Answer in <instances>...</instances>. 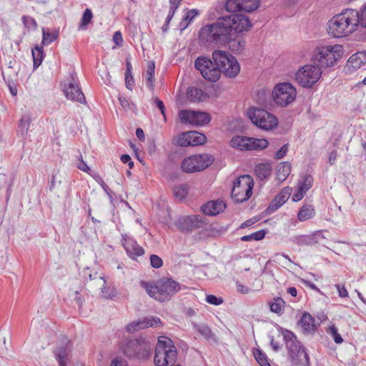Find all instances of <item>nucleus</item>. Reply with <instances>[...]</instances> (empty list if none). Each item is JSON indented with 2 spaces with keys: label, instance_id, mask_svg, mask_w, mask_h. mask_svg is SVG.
Instances as JSON below:
<instances>
[{
  "label": "nucleus",
  "instance_id": "f257e3e1",
  "mask_svg": "<svg viewBox=\"0 0 366 366\" xmlns=\"http://www.w3.org/2000/svg\"><path fill=\"white\" fill-rule=\"evenodd\" d=\"M259 4V0H227L225 9L232 14L220 16L214 22L202 27L199 32V41L204 44L224 45L229 43L236 33H242L252 27L248 16L235 13L252 12Z\"/></svg>",
  "mask_w": 366,
  "mask_h": 366
},
{
  "label": "nucleus",
  "instance_id": "f03ea898",
  "mask_svg": "<svg viewBox=\"0 0 366 366\" xmlns=\"http://www.w3.org/2000/svg\"><path fill=\"white\" fill-rule=\"evenodd\" d=\"M358 11L347 9L335 15L327 23V31L335 38L347 36L359 27Z\"/></svg>",
  "mask_w": 366,
  "mask_h": 366
},
{
  "label": "nucleus",
  "instance_id": "7ed1b4c3",
  "mask_svg": "<svg viewBox=\"0 0 366 366\" xmlns=\"http://www.w3.org/2000/svg\"><path fill=\"white\" fill-rule=\"evenodd\" d=\"M139 284L151 297L159 302L169 300L182 289V285L179 282L169 278L162 279L155 283L142 280Z\"/></svg>",
  "mask_w": 366,
  "mask_h": 366
},
{
  "label": "nucleus",
  "instance_id": "20e7f679",
  "mask_svg": "<svg viewBox=\"0 0 366 366\" xmlns=\"http://www.w3.org/2000/svg\"><path fill=\"white\" fill-rule=\"evenodd\" d=\"M154 344L148 339L138 337L129 340L122 343L121 349L125 356L138 360H146L150 358Z\"/></svg>",
  "mask_w": 366,
  "mask_h": 366
},
{
  "label": "nucleus",
  "instance_id": "39448f33",
  "mask_svg": "<svg viewBox=\"0 0 366 366\" xmlns=\"http://www.w3.org/2000/svg\"><path fill=\"white\" fill-rule=\"evenodd\" d=\"M282 334L292 365L293 366L308 365L309 356L305 349L297 341L295 334L288 330H285Z\"/></svg>",
  "mask_w": 366,
  "mask_h": 366
},
{
  "label": "nucleus",
  "instance_id": "423d86ee",
  "mask_svg": "<svg viewBox=\"0 0 366 366\" xmlns=\"http://www.w3.org/2000/svg\"><path fill=\"white\" fill-rule=\"evenodd\" d=\"M177 352L171 339L161 337L155 348L154 362L155 366L174 365Z\"/></svg>",
  "mask_w": 366,
  "mask_h": 366
},
{
  "label": "nucleus",
  "instance_id": "0eeeda50",
  "mask_svg": "<svg viewBox=\"0 0 366 366\" xmlns=\"http://www.w3.org/2000/svg\"><path fill=\"white\" fill-rule=\"evenodd\" d=\"M342 50V46L338 44L319 46L315 50L312 61L320 68L332 66L341 58Z\"/></svg>",
  "mask_w": 366,
  "mask_h": 366
},
{
  "label": "nucleus",
  "instance_id": "6e6552de",
  "mask_svg": "<svg viewBox=\"0 0 366 366\" xmlns=\"http://www.w3.org/2000/svg\"><path fill=\"white\" fill-rule=\"evenodd\" d=\"M212 59L216 68L219 71V76L222 73L227 77L234 78L239 73V64L236 58L229 53L215 50L212 52Z\"/></svg>",
  "mask_w": 366,
  "mask_h": 366
},
{
  "label": "nucleus",
  "instance_id": "1a4fd4ad",
  "mask_svg": "<svg viewBox=\"0 0 366 366\" xmlns=\"http://www.w3.org/2000/svg\"><path fill=\"white\" fill-rule=\"evenodd\" d=\"M253 179L249 175H242L234 182L232 190V197L237 203L247 201L252 194Z\"/></svg>",
  "mask_w": 366,
  "mask_h": 366
},
{
  "label": "nucleus",
  "instance_id": "9d476101",
  "mask_svg": "<svg viewBox=\"0 0 366 366\" xmlns=\"http://www.w3.org/2000/svg\"><path fill=\"white\" fill-rule=\"evenodd\" d=\"M214 161L213 156L207 154H195L185 158L181 167L186 173H194L205 169Z\"/></svg>",
  "mask_w": 366,
  "mask_h": 366
},
{
  "label": "nucleus",
  "instance_id": "9b49d317",
  "mask_svg": "<svg viewBox=\"0 0 366 366\" xmlns=\"http://www.w3.org/2000/svg\"><path fill=\"white\" fill-rule=\"evenodd\" d=\"M248 116L254 125L264 130L272 129L278 123L274 115L262 109L252 108L249 110Z\"/></svg>",
  "mask_w": 366,
  "mask_h": 366
},
{
  "label": "nucleus",
  "instance_id": "f8f14e48",
  "mask_svg": "<svg viewBox=\"0 0 366 366\" xmlns=\"http://www.w3.org/2000/svg\"><path fill=\"white\" fill-rule=\"evenodd\" d=\"M272 95L277 105L287 107L295 101L297 91L290 83L283 82L274 87Z\"/></svg>",
  "mask_w": 366,
  "mask_h": 366
},
{
  "label": "nucleus",
  "instance_id": "ddd939ff",
  "mask_svg": "<svg viewBox=\"0 0 366 366\" xmlns=\"http://www.w3.org/2000/svg\"><path fill=\"white\" fill-rule=\"evenodd\" d=\"M321 68L315 64H307L302 66L296 73V80L305 88H311L322 76Z\"/></svg>",
  "mask_w": 366,
  "mask_h": 366
},
{
  "label": "nucleus",
  "instance_id": "4468645a",
  "mask_svg": "<svg viewBox=\"0 0 366 366\" xmlns=\"http://www.w3.org/2000/svg\"><path fill=\"white\" fill-rule=\"evenodd\" d=\"M63 92L68 99L86 104V98L79 87V81L75 73L71 74L63 83Z\"/></svg>",
  "mask_w": 366,
  "mask_h": 366
},
{
  "label": "nucleus",
  "instance_id": "2eb2a0df",
  "mask_svg": "<svg viewBox=\"0 0 366 366\" xmlns=\"http://www.w3.org/2000/svg\"><path fill=\"white\" fill-rule=\"evenodd\" d=\"M195 67L207 80L215 82L219 79V71L214 62L207 57H198L195 60Z\"/></svg>",
  "mask_w": 366,
  "mask_h": 366
},
{
  "label": "nucleus",
  "instance_id": "dca6fc26",
  "mask_svg": "<svg viewBox=\"0 0 366 366\" xmlns=\"http://www.w3.org/2000/svg\"><path fill=\"white\" fill-rule=\"evenodd\" d=\"M206 218L202 215H190L179 217L174 223L182 232H191L194 229L204 227L207 224Z\"/></svg>",
  "mask_w": 366,
  "mask_h": 366
},
{
  "label": "nucleus",
  "instance_id": "f3484780",
  "mask_svg": "<svg viewBox=\"0 0 366 366\" xmlns=\"http://www.w3.org/2000/svg\"><path fill=\"white\" fill-rule=\"evenodd\" d=\"M179 117L183 123H189L197 126H202L208 124L211 119L209 114L203 112H194L189 110H182Z\"/></svg>",
  "mask_w": 366,
  "mask_h": 366
},
{
  "label": "nucleus",
  "instance_id": "a211bd4d",
  "mask_svg": "<svg viewBox=\"0 0 366 366\" xmlns=\"http://www.w3.org/2000/svg\"><path fill=\"white\" fill-rule=\"evenodd\" d=\"M159 325H162L160 318L157 317H145L127 325L126 326V331L129 333H133L148 327H157Z\"/></svg>",
  "mask_w": 366,
  "mask_h": 366
},
{
  "label": "nucleus",
  "instance_id": "6ab92c4d",
  "mask_svg": "<svg viewBox=\"0 0 366 366\" xmlns=\"http://www.w3.org/2000/svg\"><path fill=\"white\" fill-rule=\"evenodd\" d=\"M71 350L70 341L67 338L64 339L61 345L56 347L54 355L59 366H66Z\"/></svg>",
  "mask_w": 366,
  "mask_h": 366
},
{
  "label": "nucleus",
  "instance_id": "aec40b11",
  "mask_svg": "<svg viewBox=\"0 0 366 366\" xmlns=\"http://www.w3.org/2000/svg\"><path fill=\"white\" fill-rule=\"evenodd\" d=\"M123 239L122 245L131 258L135 259L144 253V249L138 244L135 239L127 235H123Z\"/></svg>",
  "mask_w": 366,
  "mask_h": 366
},
{
  "label": "nucleus",
  "instance_id": "412c9836",
  "mask_svg": "<svg viewBox=\"0 0 366 366\" xmlns=\"http://www.w3.org/2000/svg\"><path fill=\"white\" fill-rule=\"evenodd\" d=\"M366 63V51H359L352 54L347 61L345 69L352 72Z\"/></svg>",
  "mask_w": 366,
  "mask_h": 366
},
{
  "label": "nucleus",
  "instance_id": "4be33fe9",
  "mask_svg": "<svg viewBox=\"0 0 366 366\" xmlns=\"http://www.w3.org/2000/svg\"><path fill=\"white\" fill-rule=\"evenodd\" d=\"M226 204L222 200L211 201L202 207V211L206 215L215 216L223 212Z\"/></svg>",
  "mask_w": 366,
  "mask_h": 366
},
{
  "label": "nucleus",
  "instance_id": "5701e85b",
  "mask_svg": "<svg viewBox=\"0 0 366 366\" xmlns=\"http://www.w3.org/2000/svg\"><path fill=\"white\" fill-rule=\"evenodd\" d=\"M250 137H243V136H235L232 137L230 141V145L235 149L242 150V151H249L251 150V147H249Z\"/></svg>",
  "mask_w": 366,
  "mask_h": 366
},
{
  "label": "nucleus",
  "instance_id": "b1692460",
  "mask_svg": "<svg viewBox=\"0 0 366 366\" xmlns=\"http://www.w3.org/2000/svg\"><path fill=\"white\" fill-rule=\"evenodd\" d=\"M271 172L272 164L269 162L259 164L254 168L255 175L261 181L268 179L271 175Z\"/></svg>",
  "mask_w": 366,
  "mask_h": 366
},
{
  "label": "nucleus",
  "instance_id": "393cba45",
  "mask_svg": "<svg viewBox=\"0 0 366 366\" xmlns=\"http://www.w3.org/2000/svg\"><path fill=\"white\" fill-rule=\"evenodd\" d=\"M192 327L205 339L212 340L215 342L217 341L214 333L207 325H199L196 322H192Z\"/></svg>",
  "mask_w": 366,
  "mask_h": 366
},
{
  "label": "nucleus",
  "instance_id": "a878e982",
  "mask_svg": "<svg viewBox=\"0 0 366 366\" xmlns=\"http://www.w3.org/2000/svg\"><path fill=\"white\" fill-rule=\"evenodd\" d=\"M291 172V164L287 162H281L278 167L276 173V179L280 182H284L290 175Z\"/></svg>",
  "mask_w": 366,
  "mask_h": 366
},
{
  "label": "nucleus",
  "instance_id": "bb28decb",
  "mask_svg": "<svg viewBox=\"0 0 366 366\" xmlns=\"http://www.w3.org/2000/svg\"><path fill=\"white\" fill-rule=\"evenodd\" d=\"M313 184V177L307 173L301 174L298 182V188L302 192H307L312 187Z\"/></svg>",
  "mask_w": 366,
  "mask_h": 366
},
{
  "label": "nucleus",
  "instance_id": "cd10ccee",
  "mask_svg": "<svg viewBox=\"0 0 366 366\" xmlns=\"http://www.w3.org/2000/svg\"><path fill=\"white\" fill-rule=\"evenodd\" d=\"M300 324L302 329L306 332H311L315 330V320L307 312H305L302 315L300 320Z\"/></svg>",
  "mask_w": 366,
  "mask_h": 366
},
{
  "label": "nucleus",
  "instance_id": "c85d7f7f",
  "mask_svg": "<svg viewBox=\"0 0 366 366\" xmlns=\"http://www.w3.org/2000/svg\"><path fill=\"white\" fill-rule=\"evenodd\" d=\"M270 310L279 315L284 312L285 302L281 297H275L269 303Z\"/></svg>",
  "mask_w": 366,
  "mask_h": 366
},
{
  "label": "nucleus",
  "instance_id": "c756f323",
  "mask_svg": "<svg viewBox=\"0 0 366 366\" xmlns=\"http://www.w3.org/2000/svg\"><path fill=\"white\" fill-rule=\"evenodd\" d=\"M315 209L311 205L302 206L298 213V219L303 222L312 218L315 216Z\"/></svg>",
  "mask_w": 366,
  "mask_h": 366
},
{
  "label": "nucleus",
  "instance_id": "7c9ffc66",
  "mask_svg": "<svg viewBox=\"0 0 366 366\" xmlns=\"http://www.w3.org/2000/svg\"><path fill=\"white\" fill-rule=\"evenodd\" d=\"M154 70H155V64H154V61H149L147 63V67L146 85L151 90H153V89H154Z\"/></svg>",
  "mask_w": 366,
  "mask_h": 366
},
{
  "label": "nucleus",
  "instance_id": "2f4dec72",
  "mask_svg": "<svg viewBox=\"0 0 366 366\" xmlns=\"http://www.w3.org/2000/svg\"><path fill=\"white\" fill-rule=\"evenodd\" d=\"M31 124V116L29 114L22 115L19 120L18 132L21 136L27 134Z\"/></svg>",
  "mask_w": 366,
  "mask_h": 366
},
{
  "label": "nucleus",
  "instance_id": "473e14b6",
  "mask_svg": "<svg viewBox=\"0 0 366 366\" xmlns=\"http://www.w3.org/2000/svg\"><path fill=\"white\" fill-rule=\"evenodd\" d=\"M189 139L191 146H197L203 144L206 142V137L202 133H199L195 131L188 132V135H187Z\"/></svg>",
  "mask_w": 366,
  "mask_h": 366
},
{
  "label": "nucleus",
  "instance_id": "72a5a7b5",
  "mask_svg": "<svg viewBox=\"0 0 366 366\" xmlns=\"http://www.w3.org/2000/svg\"><path fill=\"white\" fill-rule=\"evenodd\" d=\"M251 143H249V147L251 150H262L268 147V141L265 139H257L250 137Z\"/></svg>",
  "mask_w": 366,
  "mask_h": 366
},
{
  "label": "nucleus",
  "instance_id": "f704fd0d",
  "mask_svg": "<svg viewBox=\"0 0 366 366\" xmlns=\"http://www.w3.org/2000/svg\"><path fill=\"white\" fill-rule=\"evenodd\" d=\"M189 192V186L187 184H182L176 186L173 189V193L176 199L182 200L185 199Z\"/></svg>",
  "mask_w": 366,
  "mask_h": 366
},
{
  "label": "nucleus",
  "instance_id": "c9c22d12",
  "mask_svg": "<svg viewBox=\"0 0 366 366\" xmlns=\"http://www.w3.org/2000/svg\"><path fill=\"white\" fill-rule=\"evenodd\" d=\"M32 56L34 61V69H36L42 62L44 57L43 48L39 46L32 49Z\"/></svg>",
  "mask_w": 366,
  "mask_h": 366
},
{
  "label": "nucleus",
  "instance_id": "e433bc0d",
  "mask_svg": "<svg viewBox=\"0 0 366 366\" xmlns=\"http://www.w3.org/2000/svg\"><path fill=\"white\" fill-rule=\"evenodd\" d=\"M203 98V91L201 89L192 87L187 92V99L191 102H200Z\"/></svg>",
  "mask_w": 366,
  "mask_h": 366
},
{
  "label": "nucleus",
  "instance_id": "4c0bfd02",
  "mask_svg": "<svg viewBox=\"0 0 366 366\" xmlns=\"http://www.w3.org/2000/svg\"><path fill=\"white\" fill-rule=\"evenodd\" d=\"M42 33L43 39L41 43L43 44H49L52 43L59 36V32L57 31L49 32V29H46L44 28L42 29Z\"/></svg>",
  "mask_w": 366,
  "mask_h": 366
},
{
  "label": "nucleus",
  "instance_id": "58836bf2",
  "mask_svg": "<svg viewBox=\"0 0 366 366\" xmlns=\"http://www.w3.org/2000/svg\"><path fill=\"white\" fill-rule=\"evenodd\" d=\"M265 231L262 229L257 232H255L251 234L244 235L241 237V241L242 242H249L252 240L259 241L262 239L265 236Z\"/></svg>",
  "mask_w": 366,
  "mask_h": 366
},
{
  "label": "nucleus",
  "instance_id": "ea45409f",
  "mask_svg": "<svg viewBox=\"0 0 366 366\" xmlns=\"http://www.w3.org/2000/svg\"><path fill=\"white\" fill-rule=\"evenodd\" d=\"M100 281L103 282V287L102 288V296L106 299H112L116 295V291L113 288L107 287L105 286L106 281L101 276L99 277Z\"/></svg>",
  "mask_w": 366,
  "mask_h": 366
},
{
  "label": "nucleus",
  "instance_id": "a19ab883",
  "mask_svg": "<svg viewBox=\"0 0 366 366\" xmlns=\"http://www.w3.org/2000/svg\"><path fill=\"white\" fill-rule=\"evenodd\" d=\"M291 191L292 189L290 187H286L281 190V192L275 197L274 199L277 202H280V204L282 205L289 199L291 194Z\"/></svg>",
  "mask_w": 366,
  "mask_h": 366
},
{
  "label": "nucleus",
  "instance_id": "79ce46f5",
  "mask_svg": "<svg viewBox=\"0 0 366 366\" xmlns=\"http://www.w3.org/2000/svg\"><path fill=\"white\" fill-rule=\"evenodd\" d=\"M253 354L256 360L261 366H271L267 361V355L261 350L255 349Z\"/></svg>",
  "mask_w": 366,
  "mask_h": 366
},
{
  "label": "nucleus",
  "instance_id": "37998d69",
  "mask_svg": "<svg viewBox=\"0 0 366 366\" xmlns=\"http://www.w3.org/2000/svg\"><path fill=\"white\" fill-rule=\"evenodd\" d=\"M327 332L332 336L335 343L340 344L343 342L342 337L338 333V330L335 325L330 326Z\"/></svg>",
  "mask_w": 366,
  "mask_h": 366
},
{
  "label": "nucleus",
  "instance_id": "c03bdc74",
  "mask_svg": "<svg viewBox=\"0 0 366 366\" xmlns=\"http://www.w3.org/2000/svg\"><path fill=\"white\" fill-rule=\"evenodd\" d=\"M92 16L93 15L92 11L89 9H86L83 14L81 20L80 27L81 29H84L87 26V24L91 21Z\"/></svg>",
  "mask_w": 366,
  "mask_h": 366
},
{
  "label": "nucleus",
  "instance_id": "a18cd8bd",
  "mask_svg": "<svg viewBox=\"0 0 366 366\" xmlns=\"http://www.w3.org/2000/svg\"><path fill=\"white\" fill-rule=\"evenodd\" d=\"M257 102L260 105L266 106L267 104V98L269 99V92H266L264 90L258 91L257 94Z\"/></svg>",
  "mask_w": 366,
  "mask_h": 366
},
{
  "label": "nucleus",
  "instance_id": "49530a36",
  "mask_svg": "<svg viewBox=\"0 0 366 366\" xmlns=\"http://www.w3.org/2000/svg\"><path fill=\"white\" fill-rule=\"evenodd\" d=\"M22 21L24 24V26L28 28L29 29H36L37 27V24L36 20L32 18L31 16H22Z\"/></svg>",
  "mask_w": 366,
  "mask_h": 366
},
{
  "label": "nucleus",
  "instance_id": "de8ad7c7",
  "mask_svg": "<svg viewBox=\"0 0 366 366\" xmlns=\"http://www.w3.org/2000/svg\"><path fill=\"white\" fill-rule=\"evenodd\" d=\"M234 36L235 35L233 36V39L229 41L230 42L229 47L232 48L233 50L240 51L244 49L245 46V42L244 41L235 40Z\"/></svg>",
  "mask_w": 366,
  "mask_h": 366
},
{
  "label": "nucleus",
  "instance_id": "09e8293b",
  "mask_svg": "<svg viewBox=\"0 0 366 366\" xmlns=\"http://www.w3.org/2000/svg\"><path fill=\"white\" fill-rule=\"evenodd\" d=\"M149 259L151 266L153 267L154 268L158 269L161 267L163 264L162 259L158 255L152 254Z\"/></svg>",
  "mask_w": 366,
  "mask_h": 366
},
{
  "label": "nucleus",
  "instance_id": "8fccbe9b",
  "mask_svg": "<svg viewBox=\"0 0 366 366\" xmlns=\"http://www.w3.org/2000/svg\"><path fill=\"white\" fill-rule=\"evenodd\" d=\"M206 301L210 305H219L223 302V299L222 297H217L213 295H207L206 296Z\"/></svg>",
  "mask_w": 366,
  "mask_h": 366
},
{
  "label": "nucleus",
  "instance_id": "3c124183",
  "mask_svg": "<svg viewBox=\"0 0 366 366\" xmlns=\"http://www.w3.org/2000/svg\"><path fill=\"white\" fill-rule=\"evenodd\" d=\"M289 149V144H284L276 153L274 154V158L276 159H282L287 153Z\"/></svg>",
  "mask_w": 366,
  "mask_h": 366
},
{
  "label": "nucleus",
  "instance_id": "603ef678",
  "mask_svg": "<svg viewBox=\"0 0 366 366\" xmlns=\"http://www.w3.org/2000/svg\"><path fill=\"white\" fill-rule=\"evenodd\" d=\"M187 135H188V132L182 134L179 137L178 144L180 147H188L191 145L190 139Z\"/></svg>",
  "mask_w": 366,
  "mask_h": 366
},
{
  "label": "nucleus",
  "instance_id": "864d4df0",
  "mask_svg": "<svg viewBox=\"0 0 366 366\" xmlns=\"http://www.w3.org/2000/svg\"><path fill=\"white\" fill-rule=\"evenodd\" d=\"M281 206L282 204H280V202H277L275 199H274L267 208L266 212L270 214L279 209Z\"/></svg>",
  "mask_w": 366,
  "mask_h": 366
},
{
  "label": "nucleus",
  "instance_id": "5fc2aeb1",
  "mask_svg": "<svg viewBox=\"0 0 366 366\" xmlns=\"http://www.w3.org/2000/svg\"><path fill=\"white\" fill-rule=\"evenodd\" d=\"M358 17L360 19L359 26L366 28V5L362 9L361 14L358 11Z\"/></svg>",
  "mask_w": 366,
  "mask_h": 366
},
{
  "label": "nucleus",
  "instance_id": "6e6d98bb",
  "mask_svg": "<svg viewBox=\"0 0 366 366\" xmlns=\"http://www.w3.org/2000/svg\"><path fill=\"white\" fill-rule=\"evenodd\" d=\"M199 14V11L197 9H191L189 10L185 16H184V20L188 21L189 23H190L193 19Z\"/></svg>",
  "mask_w": 366,
  "mask_h": 366
},
{
  "label": "nucleus",
  "instance_id": "4d7b16f0",
  "mask_svg": "<svg viewBox=\"0 0 366 366\" xmlns=\"http://www.w3.org/2000/svg\"><path fill=\"white\" fill-rule=\"evenodd\" d=\"M76 167L79 169L87 173L90 171V168L83 160L81 155H80V159H79V162L77 163Z\"/></svg>",
  "mask_w": 366,
  "mask_h": 366
},
{
  "label": "nucleus",
  "instance_id": "13d9d810",
  "mask_svg": "<svg viewBox=\"0 0 366 366\" xmlns=\"http://www.w3.org/2000/svg\"><path fill=\"white\" fill-rule=\"evenodd\" d=\"M154 104L160 110L161 114L165 118V107L164 102L159 98L154 99Z\"/></svg>",
  "mask_w": 366,
  "mask_h": 366
},
{
  "label": "nucleus",
  "instance_id": "bf43d9fd",
  "mask_svg": "<svg viewBox=\"0 0 366 366\" xmlns=\"http://www.w3.org/2000/svg\"><path fill=\"white\" fill-rule=\"evenodd\" d=\"M110 366H127V362L122 357H115Z\"/></svg>",
  "mask_w": 366,
  "mask_h": 366
},
{
  "label": "nucleus",
  "instance_id": "052dcab7",
  "mask_svg": "<svg viewBox=\"0 0 366 366\" xmlns=\"http://www.w3.org/2000/svg\"><path fill=\"white\" fill-rule=\"evenodd\" d=\"M335 287L337 289L340 297H348V292L344 285L337 284L335 285Z\"/></svg>",
  "mask_w": 366,
  "mask_h": 366
},
{
  "label": "nucleus",
  "instance_id": "680f3d73",
  "mask_svg": "<svg viewBox=\"0 0 366 366\" xmlns=\"http://www.w3.org/2000/svg\"><path fill=\"white\" fill-rule=\"evenodd\" d=\"M125 84L127 89L132 90L134 86V79L132 75L125 74Z\"/></svg>",
  "mask_w": 366,
  "mask_h": 366
},
{
  "label": "nucleus",
  "instance_id": "e2e57ef3",
  "mask_svg": "<svg viewBox=\"0 0 366 366\" xmlns=\"http://www.w3.org/2000/svg\"><path fill=\"white\" fill-rule=\"evenodd\" d=\"M113 41H114V43L117 45H118V46L122 45V44L123 42V39H122V34L120 31H116L114 34Z\"/></svg>",
  "mask_w": 366,
  "mask_h": 366
},
{
  "label": "nucleus",
  "instance_id": "0e129e2a",
  "mask_svg": "<svg viewBox=\"0 0 366 366\" xmlns=\"http://www.w3.org/2000/svg\"><path fill=\"white\" fill-rule=\"evenodd\" d=\"M306 192H302L300 188H298V190L294 194L292 199L295 202L300 201L303 198Z\"/></svg>",
  "mask_w": 366,
  "mask_h": 366
},
{
  "label": "nucleus",
  "instance_id": "69168bd1",
  "mask_svg": "<svg viewBox=\"0 0 366 366\" xmlns=\"http://www.w3.org/2000/svg\"><path fill=\"white\" fill-rule=\"evenodd\" d=\"M237 290L241 294H247L249 291V289L244 285L237 282Z\"/></svg>",
  "mask_w": 366,
  "mask_h": 366
},
{
  "label": "nucleus",
  "instance_id": "338daca9",
  "mask_svg": "<svg viewBox=\"0 0 366 366\" xmlns=\"http://www.w3.org/2000/svg\"><path fill=\"white\" fill-rule=\"evenodd\" d=\"M182 1V0H169V4H170L169 8L177 10Z\"/></svg>",
  "mask_w": 366,
  "mask_h": 366
},
{
  "label": "nucleus",
  "instance_id": "774afa93",
  "mask_svg": "<svg viewBox=\"0 0 366 366\" xmlns=\"http://www.w3.org/2000/svg\"><path fill=\"white\" fill-rule=\"evenodd\" d=\"M119 101L120 102V104L122 105V107L124 109H127V108L129 107V104L127 101V99L124 98V97H119Z\"/></svg>",
  "mask_w": 366,
  "mask_h": 366
}]
</instances>
